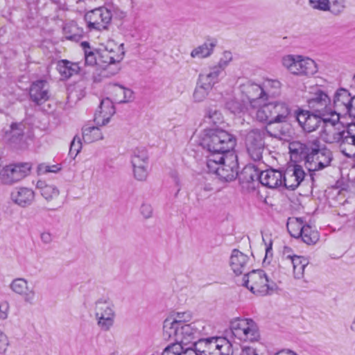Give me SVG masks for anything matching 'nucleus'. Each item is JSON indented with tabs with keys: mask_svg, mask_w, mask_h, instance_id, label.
Segmentation results:
<instances>
[{
	"mask_svg": "<svg viewBox=\"0 0 355 355\" xmlns=\"http://www.w3.org/2000/svg\"><path fill=\"white\" fill-rule=\"evenodd\" d=\"M205 331V322L198 320L178 328L174 334H163L166 339H173L175 343L166 347L162 355H198L193 347L198 345Z\"/></svg>",
	"mask_w": 355,
	"mask_h": 355,
	"instance_id": "1",
	"label": "nucleus"
},
{
	"mask_svg": "<svg viewBox=\"0 0 355 355\" xmlns=\"http://www.w3.org/2000/svg\"><path fill=\"white\" fill-rule=\"evenodd\" d=\"M340 119L338 114L324 117L320 132V137L327 144H338L340 152L349 157V152L347 148V145H352L353 134H351V132L352 129L355 128V123L349 124L345 129Z\"/></svg>",
	"mask_w": 355,
	"mask_h": 355,
	"instance_id": "2",
	"label": "nucleus"
},
{
	"mask_svg": "<svg viewBox=\"0 0 355 355\" xmlns=\"http://www.w3.org/2000/svg\"><path fill=\"white\" fill-rule=\"evenodd\" d=\"M199 138L200 144L209 152L227 153L236 146L234 137L222 129L206 128Z\"/></svg>",
	"mask_w": 355,
	"mask_h": 355,
	"instance_id": "3",
	"label": "nucleus"
},
{
	"mask_svg": "<svg viewBox=\"0 0 355 355\" xmlns=\"http://www.w3.org/2000/svg\"><path fill=\"white\" fill-rule=\"evenodd\" d=\"M229 335L239 342H257L260 338L259 327L250 318H236L232 320L229 325Z\"/></svg>",
	"mask_w": 355,
	"mask_h": 355,
	"instance_id": "4",
	"label": "nucleus"
},
{
	"mask_svg": "<svg viewBox=\"0 0 355 355\" xmlns=\"http://www.w3.org/2000/svg\"><path fill=\"white\" fill-rule=\"evenodd\" d=\"M332 159L331 150L325 147L321 148L320 142L315 140L304 158V165L309 172L310 179L313 182L314 173L329 166Z\"/></svg>",
	"mask_w": 355,
	"mask_h": 355,
	"instance_id": "5",
	"label": "nucleus"
},
{
	"mask_svg": "<svg viewBox=\"0 0 355 355\" xmlns=\"http://www.w3.org/2000/svg\"><path fill=\"white\" fill-rule=\"evenodd\" d=\"M94 315L98 327L103 331H109L114 326L116 311L109 297L99 298L95 302Z\"/></svg>",
	"mask_w": 355,
	"mask_h": 355,
	"instance_id": "6",
	"label": "nucleus"
},
{
	"mask_svg": "<svg viewBox=\"0 0 355 355\" xmlns=\"http://www.w3.org/2000/svg\"><path fill=\"white\" fill-rule=\"evenodd\" d=\"M307 105L313 113H318L322 119L338 114L333 107L332 101L328 94L318 87H313L306 100Z\"/></svg>",
	"mask_w": 355,
	"mask_h": 355,
	"instance_id": "7",
	"label": "nucleus"
},
{
	"mask_svg": "<svg viewBox=\"0 0 355 355\" xmlns=\"http://www.w3.org/2000/svg\"><path fill=\"white\" fill-rule=\"evenodd\" d=\"M242 285L252 293L265 295L274 290L275 284L270 282L266 273L261 270H252L243 277Z\"/></svg>",
	"mask_w": 355,
	"mask_h": 355,
	"instance_id": "8",
	"label": "nucleus"
},
{
	"mask_svg": "<svg viewBox=\"0 0 355 355\" xmlns=\"http://www.w3.org/2000/svg\"><path fill=\"white\" fill-rule=\"evenodd\" d=\"M198 355H232L230 342L223 337L201 339L198 343Z\"/></svg>",
	"mask_w": 355,
	"mask_h": 355,
	"instance_id": "9",
	"label": "nucleus"
},
{
	"mask_svg": "<svg viewBox=\"0 0 355 355\" xmlns=\"http://www.w3.org/2000/svg\"><path fill=\"white\" fill-rule=\"evenodd\" d=\"M332 105L340 118L341 114H344L355 119V95L352 96L348 90L343 88L337 89L334 95Z\"/></svg>",
	"mask_w": 355,
	"mask_h": 355,
	"instance_id": "10",
	"label": "nucleus"
},
{
	"mask_svg": "<svg viewBox=\"0 0 355 355\" xmlns=\"http://www.w3.org/2000/svg\"><path fill=\"white\" fill-rule=\"evenodd\" d=\"M265 132L259 129L250 130L245 137V147L249 157L254 161H260L265 149Z\"/></svg>",
	"mask_w": 355,
	"mask_h": 355,
	"instance_id": "11",
	"label": "nucleus"
},
{
	"mask_svg": "<svg viewBox=\"0 0 355 355\" xmlns=\"http://www.w3.org/2000/svg\"><path fill=\"white\" fill-rule=\"evenodd\" d=\"M111 19V12L105 7L94 9L85 15V20L90 30H106Z\"/></svg>",
	"mask_w": 355,
	"mask_h": 355,
	"instance_id": "12",
	"label": "nucleus"
},
{
	"mask_svg": "<svg viewBox=\"0 0 355 355\" xmlns=\"http://www.w3.org/2000/svg\"><path fill=\"white\" fill-rule=\"evenodd\" d=\"M31 169V164L28 162L8 165L1 173L2 181L8 184L19 182L29 174Z\"/></svg>",
	"mask_w": 355,
	"mask_h": 355,
	"instance_id": "13",
	"label": "nucleus"
},
{
	"mask_svg": "<svg viewBox=\"0 0 355 355\" xmlns=\"http://www.w3.org/2000/svg\"><path fill=\"white\" fill-rule=\"evenodd\" d=\"M289 248H285L281 258V264L284 266H291L293 276L295 279H302L304 275V269L309 263L307 258L302 256L292 255Z\"/></svg>",
	"mask_w": 355,
	"mask_h": 355,
	"instance_id": "14",
	"label": "nucleus"
},
{
	"mask_svg": "<svg viewBox=\"0 0 355 355\" xmlns=\"http://www.w3.org/2000/svg\"><path fill=\"white\" fill-rule=\"evenodd\" d=\"M237 156L234 153L226 155V159L218 166L216 171L211 173L216 174L221 180L230 182L237 175Z\"/></svg>",
	"mask_w": 355,
	"mask_h": 355,
	"instance_id": "15",
	"label": "nucleus"
},
{
	"mask_svg": "<svg viewBox=\"0 0 355 355\" xmlns=\"http://www.w3.org/2000/svg\"><path fill=\"white\" fill-rule=\"evenodd\" d=\"M13 293L19 295L26 304L33 305L36 301V292L33 286H30L24 278H16L10 285Z\"/></svg>",
	"mask_w": 355,
	"mask_h": 355,
	"instance_id": "16",
	"label": "nucleus"
},
{
	"mask_svg": "<svg viewBox=\"0 0 355 355\" xmlns=\"http://www.w3.org/2000/svg\"><path fill=\"white\" fill-rule=\"evenodd\" d=\"M296 119L304 130L308 132L315 130L318 127L322 128L323 125L322 116L311 111L300 110L297 113Z\"/></svg>",
	"mask_w": 355,
	"mask_h": 355,
	"instance_id": "17",
	"label": "nucleus"
},
{
	"mask_svg": "<svg viewBox=\"0 0 355 355\" xmlns=\"http://www.w3.org/2000/svg\"><path fill=\"white\" fill-rule=\"evenodd\" d=\"M241 91L248 98L247 107H254L257 103L265 101L261 84L247 81L241 85Z\"/></svg>",
	"mask_w": 355,
	"mask_h": 355,
	"instance_id": "18",
	"label": "nucleus"
},
{
	"mask_svg": "<svg viewBox=\"0 0 355 355\" xmlns=\"http://www.w3.org/2000/svg\"><path fill=\"white\" fill-rule=\"evenodd\" d=\"M254 107H246L247 112L257 121L268 124H273L270 102L258 103Z\"/></svg>",
	"mask_w": 355,
	"mask_h": 355,
	"instance_id": "19",
	"label": "nucleus"
},
{
	"mask_svg": "<svg viewBox=\"0 0 355 355\" xmlns=\"http://www.w3.org/2000/svg\"><path fill=\"white\" fill-rule=\"evenodd\" d=\"M305 178V173L300 165L289 167L283 174V185L288 189H296Z\"/></svg>",
	"mask_w": 355,
	"mask_h": 355,
	"instance_id": "20",
	"label": "nucleus"
},
{
	"mask_svg": "<svg viewBox=\"0 0 355 355\" xmlns=\"http://www.w3.org/2000/svg\"><path fill=\"white\" fill-rule=\"evenodd\" d=\"M114 113L115 108L113 102L109 98H103L95 112L94 121L97 125H105L109 123Z\"/></svg>",
	"mask_w": 355,
	"mask_h": 355,
	"instance_id": "21",
	"label": "nucleus"
},
{
	"mask_svg": "<svg viewBox=\"0 0 355 355\" xmlns=\"http://www.w3.org/2000/svg\"><path fill=\"white\" fill-rule=\"evenodd\" d=\"M192 315L191 312H178L174 315L173 318H167L164 322L163 334H170L178 331V328L184 325H187V322L191 320Z\"/></svg>",
	"mask_w": 355,
	"mask_h": 355,
	"instance_id": "22",
	"label": "nucleus"
},
{
	"mask_svg": "<svg viewBox=\"0 0 355 355\" xmlns=\"http://www.w3.org/2000/svg\"><path fill=\"white\" fill-rule=\"evenodd\" d=\"M12 201L21 207L30 206L35 200L34 191L27 187H17L10 193Z\"/></svg>",
	"mask_w": 355,
	"mask_h": 355,
	"instance_id": "23",
	"label": "nucleus"
},
{
	"mask_svg": "<svg viewBox=\"0 0 355 355\" xmlns=\"http://www.w3.org/2000/svg\"><path fill=\"white\" fill-rule=\"evenodd\" d=\"M49 85L46 80H39L33 82L30 88L31 100L37 105L42 104L49 98Z\"/></svg>",
	"mask_w": 355,
	"mask_h": 355,
	"instance_id": "24",
	"label": "nucleus"
},
{
	"mask_svg": "<svg viewBox=\"0 0 355 355\" xmlns=\"http://www.w3.org/2000/svg\"><path fill=\"white\" fill-rule=\"evenodd\" d=\"M270 103L274 123L287 122L291 114L289 105L283 101H272Z\"/></svg>",
	"mask_w": 355,
	"mask_h": 355,
	"instance_id": "25",
	"label": "nucleus"
},
{
	"mask_svg": "<svg viewBox=\"0 0 355 355\" xmlns=\"http://www.w3.org/2000/svg\"><path fill=\"white\" fill-rule=\"evenodd\" d=\"M259 179L261 184L270 189L283 185V174L277 170L268 169L261 171Z\"/></svg>",
	"mask_w": 355,
	"mask_h": 355,
	"instance_id": "26",
	"label": "nucleus"
},
{
	"mask_svg": "<svg viewBox=\"0 0 355 355\" xmlns=\"http://www.w3.org/2000/svg\"><path fill=\"white\" fill-rule=\"evenodd\" d=\"M317 71L318 66L313 60L308 57L298 55L297 70L295 73V76H310L316 73Z\"/></svg>",
	"mask_w": 355,
	"mask_h": 355,
	"instance_id": "27",
	"label": "nucleus"
},
{
	"mask_svg": "<svg viewBox=\"0 0 355 355\" xmlns=\"http://www.w3.org/2000/svg\"><path fill=\"white\" fill-rule=\"evenodd\" d=\"M248 257L234 249L231 254L230 259V265L236 275L242 274L246 269L248 264Z\"/></svg>",
	"mask_w": 355,
	"mask_h": 355,
	"instance_id": "28",
	"label": "nucleus"
},
{
	"mask_svg": "<svg viewBox=\"0 0 355 355\" xmlns=\"http://www.w3.org/2000/svg\"><path fill=\"white\" fill-rule=\"evenodd\" d=\"M222 72L214 66L200 73L198 81L209 89H212L220 80Z\"/></svg>",
	"mask_w": 355,
	"mask_h": 355,
	"instance_id": "29",
	"label": "nucleus"
},
{
	"mask_svg": "<svg viewBox=\"0 0 355 355\" xmlns=\"http://www.w3.org/2000/svg\"><path fill=\"white\" fill-rule=\"evenodd\" d=\"M210 155L207 157L206 170L208 173L216 171L218 166L226 159V155L233 153L232 150L227 153L209 152Z\"/></svg>",
	"mask_w": 355,
	"mask_h": 355,
	"instance_id": "30",
	"label": "nucleus"
},
{
	"mask_svg": "<svg viewBox=\"0 0 355 355\" xmlns=\"http://www.w3.org/2000/svg\"><path fill=\"white\" fill-rule=\"evenodd\" d=\"M97 53L98 55L99 65L101 66L103 64H107L106 68H104L102 71L103 76H107V71L112 67V64L121 62L120 55H116L115 58L111 57L108 50L105 49V48L97 51Z\"/></svg>",
	"mask_w": 355,
	"mask_h": 355,
	"instance_id": "31",
	"label": "nucleus"
},
{
	"mask_svg": "<svg viewBox=\"0 0 355 355\" xmlns=\"http://www.w3.org/2000/svg\"><path fill=\"white\" fill-rule=\"evenodd\" d=\"M261 85L265 101H268L270 97H274L279 94L282 84L277 80L266 79L261 83Z\"/></svg>",
	"mask_w": 355,
	"mask_h": 355,
	"instance_id": "32",
	"label": "nucleus"
},
{
	"mask_svg": "<svg viewBox=\"0 0 355 355\" xmlns=\"http://www.w3.org/2000/svg\"><path fill=\"white\" fill-rule=\"evenodd\" d=\"M57 69L64 78H69L76 74L80 67L77 63L69 62L67 60H62L58 62Z\"/></svg>",
	"mask_w": 355,
	"mask_h": 355,
	"instance_id": "33",
	"label": "nucleus"
},
{
	"mask_svg": "<svg viewBox=\"0 0 355 355\" xmlns=\"http://www.w3.org/2000/svg\"><path fill=\"white\" fill-rule=\"evenodd\" d=\"M103 136L98 126L85 125L83 128V139L85 143L90 144L101 139Z\"/></svg>",
	"mask_w": 355,
	"mask_h": 355,
	"instance_id": "34",
	"label": "nucleus"
},
{
	"mask_svg": "<svg viewBox=\"0 0 355 355\" xmlns=\"http://www.w3.org/2000/svg\"><path fill=\"white\" fill-rule=\"evenodd\" d=\"M37 188L40 189L41 195L47 201L53 200L60 194L59 190L55 185L46 184L43 181L37 182Z\"/></svg>",
	"mask_w": 355,
	"mask_h": 355,
	"instance_id": "35",
	"label": "nucleus"
},
{
	"mask_svg": "<svg viewBox=\"0 0 355 355\" xmlns=\"http://www.w3.org/2000/svg\"><path fill=\"white\" fill-rule=\"evenodd\" d=\"M204 123L210 125H219L223 123L222 113L216 107L206 109L204 116Z\"/></svg>",
	"mask_w": 355,
	"mask_h": 355,
	"instance_id": "36",
	"label": "nucleus"
},
{
	"mask_svg": "<svg viewBox=\"0 0 355 355\" xmlns=\"http://www.w3.org/2000/svg\"><path fill=\"white\" fill-rule=\"evenodd\" d=\"M216 44V42L215 41L206 42L202 45L194 49L191 53V56L192 58H207L212 53Z\"/></svg>",
	"mask_w": 355,
	"mask_h": 355,
	"instance_id": "37",
	"label": "nucleus"
},
{
	"mask_svg": "<svg viewBox=\"0 0 355 355\" xmlns=\"http://www.w3.org/2000/svg\"><path fill=\"white\" fill-rule=\"evenodd\" d=\"M286 226L291 236L299 239L302 236V231H304L306 225L304 224V221L302 218H296L290 219Z\"/></svg>",
	"mask_w": 355,
	"mask_h": 355,
	"instance_id": "38",
	"label": "nucleus"
},
{
	"mask_svg": "<svg viewBox=\"0 0 355 355\" xmlns=\"http://www.w3.org/2000/svg\"><path fill=\"white\" fill-rule=\"evenodd\" d=\"M300 238L302 241L307 245H314L318 241L320 236L316 230L313 229L311 226L306 225L304 231H302Z\"/></svg>",
	"mask_w": 355,
	"mask_h": 355,
	"instance_id": "39",
	"label": "nucleus"
},
{
	"mask_svg": "<svg viewBox=\"0 0 355 355\" xmlns=\"http://www.w3.org/2000/svg\"><path fill=\"white\" fill-rule=\"evenodd\" d=\"M81 46L84 49L85 64L89 66L99 65L97 51H92L87 42H82Z\"/></svg>",
	"mask_w": 355,
	"mask_h": 355,
	"instance_id": "40",
	"label": "nucleus"
},
{
	"mask_svg": "<svg viewBox=\"0 0 355 355\" xmlns=\"http://www.w3.org/2000/svg\"><path fill=\"white\" fill-rule=\"evenodd\" d=\"M132 166L148 164V155L145 148H136L131 156Z\"/></svg>",
	"mask_w": 355,
	"mask_h": 355,
	"instance_id": "41",
	"label": "nucleus"
},
{
	"mask_svg": "<svg viewBox=\"0 0 355 355\" xmlns=\"http://www.w3.org/2000/svg\"><path fill=\"white\" fill-rule=\"evenodd\" d=\"M298 55H285L281 59L282 66L291 73L295 75L297 70Z\"/></svg>",
	"mask_w": 355,
	"mask_h": 355,
	"instance_id": "42",
	"label": "nucleus"
},
{
	"mask_svg": "<svg viewBox=\"0 0 355 355\" xmlns=\"http://www.w3.org/2000/svg\"><path fill=\"white\" fill-rule=\"evenodd\" d=\"M211 89L198 81L193 97L196 102H202L208 96Z\"/></svg>",
	"mask_w": 355,
	"mask_h": 355,
	"instance_id": "43",
	"label": "nucleus"
},
{
	"mask_svg": "<svg viewBox=\"0 0 355 355\" xmlns=\"http://www.w3.org/2000/svg\"><path fill=\"white\" fill-rule=\"evenodd\" d=\"M327 11H330L334 15H339L345 8V0H328Z\"/></svg>",
	"mask_w": 355,
	"mask_h": 355,
	"instance_id": "44",
	"label": "nucleus"
},
{
	"mask_svg": "<svg viewBox=\"0 0 355 355\" xmlns=\"http://www.w3.org/2000/svg\"><path fill=\"white\" fill-rule=\"evenodd\" d=\"M117 92L123 94V97H116L114 101L119 103H128L133 99V92L128 88L123 86H119L117 87Z\"/></svg>",
	"mask_w": 355,
	"mask_h": 355,
	"instance_id": "45",
	"label": "nucleus"
},
{
	"mask_svg": "<svg viewBox=\"0 0 355 355\" xmlns=\"http://www.w3.org/2000/svg\"><path fill=\"white\" fill-rule=\"evenodd\" d=\"M248 106V103L245 105H242L239 101L232 99L227 102L226 107L234 114H239L241 112H247L246 107Z\"/></svg>",
	"mask_w": 355,
	"mask_h": 355,
	"instance_id": "46",
	"label": "nucleus"
},
{
	"mask_svg": "<svg viewBox=\"0 0 355 355\" xmlns=\"http://www.w3.org/2000/svg\"><path fill=\"white\" fill-rule=\"evenodd\" d=\"M148 164L132 166L134 176L137 180L144 181L146 179L148 176Z\"/></svg>",
	"mask_w": 355,
	"mask_h": 355,
	"instance_id": "47",
	"label": "nucleus"
},
{
	"mask_svg": "<svg viewBox=\"0 0 355 355\" xmlns=\"http://www.w3.org/2000/svg\"><path fill=\"white\" fill-rule=\"evenodd\" d=\"M232 60V55L230 51H225L220 58L219 62L214 67L220 71L222 73L226 68V67L230 64V62Z\"/></svg>",
	"mask_w": 355,
	"mask_h": 355,
	"instance_id": "48",
	"label": "nucleus"
},
{
	"mask_svg": "<svg viewBox=\"0 0 355 355\" xmlns=\"http://www.w3.org/2000/svg\"><path fill=\"white\" fill-rule=\"evenodd\" d=\"M105 49L108 50V51L110 53V55L111 57L115 58L116 55H120L121 60L123 59V55H124L123 44H121L120 45H117L116 44H112V43L109 44L105 47Z\"/></svg>",
	"mask_w": 355,
	"mask_h": 355,
	"instance_id": "49",
	"label": "nucleus"
},
{
	"mask_svg": "<svg viewBox=\"0 0 355 355\" xmlns=\"http://www.w3.org/2000/svg\"><path fill=\"white\" fill-rule=\"evenodd\" d=\"M61 168L59 165H48L42 163L37 166V173L39 175H43L48 173H57Z\"/></svg>",
	"mask_w": 355,
	"mask_h": 355,
	"instance_id": "50",
	"label": "nucleus"
},
{
	"mask_svg": "<svg viewBox=\"0 0 355 355\" xmlns=\"http://www.w3.org/2000/svg\"><path fill=\"white\" fill-rule=\"evenodd\" d=\"M82 148V143L79 137H75L70 145L69 154L76 157Z\"/></svg>",
	"mask_w": 355,
	"mask_h": 355,
	"instance_id": "51",
	"label": "nucleus"
},
{
	"mask_svg": "<svg viewBox=\"0 0 355 355\" xmlns=\"http://www.w3.org/2000/svg\"><path fill=\"white\" fill-rule=\"evenodd\" d=\"M328 0H309V5L315 10L327 11Z\"/></svg>",
	"mask_w": 355,
	"mask_h": 355,
	"instance_id": "52",
	"label": "nucleus"
},
{
	"mask_svg": "<svg viewBox=\"0 0 355 355\" xmlns=\"http://www.w3.org/2000/svg\"><path fill=\"white\" fill-rule=\"evenodd\" d=\"M8 344L7 336L0 330V354H3L6 351Z\"/></svg>",
	"mask_w": 355,
	"mask_h": 355,
	"instance_id": "53",
	"label": "nucleus"
},
{
	"mask_svg": "<svg viewBox=\"0 0 355 355\" xmlns=\"http://www.w3.org/2000/svg\"><path fill=\"white\" fill-rule=\"evenodd\" d=\"M140 212L145 218H149L153 214V208L150 205L144 203L141 206Z\"/></svg>",
	"mask_w": 355,
	"mask_h": 355,
	"instance_id": "54",
	"label": "nucleus"
},
{
	"mask_svg": "<svg viewBox=\"0 0 355 355\" xmlns=\"http://www.w3.org/2000/svg\"><path fill=\"white\" fill-rule=\"evenodd\" d=\"M214 190L211 184H205L200 187L198 196L200 197H205L207 193L212 192Z\"/></svg>",
	"mask_w": 355,
	"mask_h": 355,
	"instance_id": "55",
	"label": "nucleus"
},
{
	"mask_svg": "<svg viewBox=\"0 0 355 355\" xmlns=\"http://www.w3.org/2000/svg\"><path fill=\"white\" fill-rule=\"evenodd\" d=\"M9 304L7 302L0 303V319L5 320L8 318Z\"/></svg>",
	"mask_w": 355,
	"mask_h": 355,
	"instance_id": "56",
	"label": "nucleus"
},
{
	"mask_svg": "<svg viewBox=\"0 0 355 355\" xmlns=\"http://www.w3.org/2000/svg\"><path fill=\"white\" fill-rule=\"evenodd\" d=\"M352 132L353 134V139L352 140V145H347V150L349 152V157H355V128L352 129Z\"/></svg>",
	"mask_w": 355,
	"mask_h": 355,
	"instance_id": "57",
	"label": "nucleus"
},
{
	"mask_svg": "<svg viewBox=\"0 0 355 355\" xmlns=\"http://www.w3.org/2000/svg\"><path fill=\"white\" fill-rule=\"evenodd\" d=\"M239 355H259L256 349L249 347L245 346L242 347L241 352Z\"/></svg>",
	"mask_w": 355,
	"mask_h": 355,
	"instance_id": "58",
	"label": "nucleus"
},
{
	"mask_svg": "<svg viewBox=\"0 0 355 355\" xmlns=\"http://www.w3.org/2000/svg\"><path fill=\"white\" fill-rule=\"evenodd\" d=\"M40 239L44 243L49 244L52 241L53 238L50 232H44L40 234Z\"/></svg>",
	"mask_w": 355,
	"mask_h": 355,
	"instance_id": "59",
	"label": "nucleus"
},
{
	"mask_svg": "<svg viewBox=\"0 0 355 355\" xmlns=\"http://www.w3.org/2000/svg\"><path fill=\"white\" fill-rule=\"evenodd\" d=\"M275 355H297L290 350H283L276 353Z\"/></svg>",
	"mask_w": 355,
	"mask_h": 355,
	"instance_id": "60",
	"label": "nucleus"
},
{
	"mask_svg": "<svg viewBox=\"0 0 355 355\" xmlns=\"http://www.w3.org/2000/svg\"><path fill=\"white\" fill-rule=\"evenodd\" d=\"M271 250H272V243L270 242L269 245H266V258L270 253Z\"/></svg>",
	"mask_w": 355,
	"mask_h": 355,
	"instance_id": "61",
	"label": "nucleus"
},
{
	"mask_svg": "<svg viewBox=\"0 0 355 355\" xmlns=\"http://www.w3.org/2000/svg\"><path fill=\"white\" fill-rule=\"evenodd\" d=\"M119 85H114V92L116 93L115 94V96H114V98H116V97H123V94L121 93H119L117 92V87H119Z\"/></svg>",
	"mask_w": 355,
	"mask_h": 355,
	"instance_id": "62",
	"label": "nucleus"
},
{
	"mask_svg": "<svg viewBox=\"0 0 355 355\" xmlns=\"http://www.w3.org/2000/svg\"><path fill=\"white\" fill-rule=\"evenodd\" d=\"M119 71V67H114V69L111 72V75L116 74V73H118Z\"/></svg>",
	"mask_w": 355,
	"mask_h": 355,
	"instance_id": "63",
	"label": "nucleus"
},
{
	"mask_svg": "<svg viewBox=\"0 0 355 355\" xmlns=\"http://www.w3.org/2000/svg\"><path fill=\"white\" fill-rule=\"evenodd\" d=\"M109 355H117V354L116 352H112V353H110Z\"/></svg>",
	"mask_w": 355,
	"mask_h": 355,
	"instance_id": "64",
	"label": "nucleus"
}]
</instances>
